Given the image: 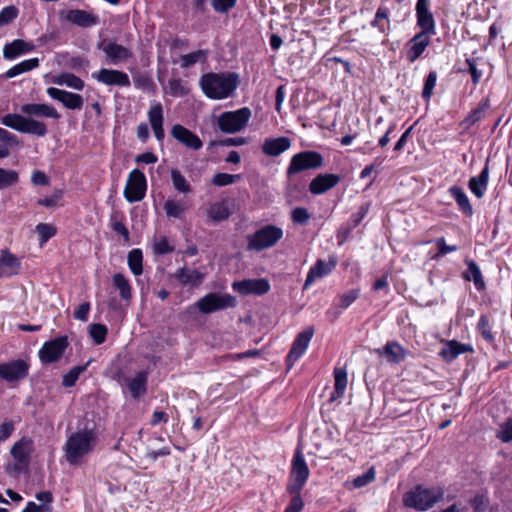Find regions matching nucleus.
Segmentation results:
<instances>
[{"label":"nucleus","mask_w":512,"mask_h":512,"mask_svg":"<svg viewBox=\"0 0 512 512\" xmlns=\"http://www.w3.org/2000/svg\"><path fill=\"white\" fill-rule=\"evenodd\" d=\"M11 455L19 463L25 466L28 465L29 455L22 442H16L11 448Z\"/></svg>","instance_id":"53"},{"label":"nucleus","mask_w":512,"mask_h":512,"mask_svg":"<svg viewBox=\"0 0 512 512\" xmlns=\"http://www.w3.org/2000/svg\"><path fill=\"white\" fill-rule=\"evenodd\" d=\"M477 329L486 342L495 346L494 345L495 338H494V335L492 334L490 322L486 315L480 316L478 324H477Z\"/></svg>","instance_id":"47"},{"label":"nucleus","mask_w":512,"mask_h":512,"mask_svg":"<svg viewBox=\"0 0 512 512\" xmlns=\"http://www.w3.org/2000/svg\"><path fill=\"white\" fill-rule=\"evenodd\" d=\"M47 94L54 100L61 102L67 109L80 110L83 106L81 95L61 90L55 87H49Z\"/></svg>","instance_id":"18"},{"label":"nucleus","mask_w":512,"mask_h":512,"mask_svg":"<svg viewBox=\"0 0 512 512\" xmlns=\"http://www.w3.org/2000/svg\"><path fill=\"white\" fill-rule=\"evenodd\" d=\"M211 5L216 12L226 13L236 5V0H211Z\"/></svg>","instance_id":"61"},{"label":"nucleus","mask_w":512,"mask_h":512,"mask_svg":"<svg viewBox=\"0 0 512 512\" xmlns=\"http://www.w3.org/2000/svg\"><path fill=\"white\" fill-rule=\"evenodd\" d=\"M171 179L174 188L181 193H189L191 191V186L185 179V177L181 174V172L177 169L171 170Z\"/></svg>","instance_id":"48"},{"label":"nucleus","mask_w":512,"mask_h":512,"mask_svg":"<svg viewBox=\"0 0 512 512\" xmlns=\"http://www.w3.org/2000/svg\"><path fill=\"white\" fill-rule=\"evenodd\" d=\"M89 336L92 338L95 345H100L105 342L108 329L105 325L100 323L90 324L88 327Z\"/></svg>","instance_id":"43"},{"label":"nucleus","mask_w":512,"mask_h":512,"mask_svg":"<svg viewBox=\"0 0 512 512\" xmlns=\"http://www.w3.org/2000/svg\"><path fill=\"white\" fill-rule=\"evenodd\" d=\"M442 499V489H426L422 486H417L414 490L404 495L403 503L406 507L414 508L418 511H426Z\"/></svg>","instance_id":"3"},{"label":"nucleus","mask_w":512,"mask_h":512,"mask_svg":"<svg viewBox=\"0 0 512 512\" xmlns=\"http://www.w3.org/2000/svg\"><path fill=\"white\" fill-rule=\"evenodd\" d=\"M168 92L173 97H182L188 94L189 90L181 79H170L167 84Z\"/></svg>","instance_id":"50"},{"label":"nucleus","mask_w":512,"mask_h":512,"mask_svg":"<svg viewBox=\"0 0 512 512\" xmlns=\"http://www.w3.org/2000/svg\"><path fill=\"white\" fill-rule=\"evenodd\" d=\"M39 66V59L38 58H31L28 60H24L16 65H14L12 68L7 70L1 77L5 79H10L13 77H16L22 73L31 71Z\"/></svg>","instance_id":"33"},{"label":"nucleus","mask_w":512,"mask_h":512,"mask_svg":"<svg viewBox=\"0 0 512 512\" xmlns=\"http://www.w3.org/2000/svg\"><path fill=\"white\" fill-rule=\"evenodd\" d=\"M18 145L16 135L0 128V158H6L10 155V148Z\"/></svg>","instance_id":"40"},{"label":"nucleus","mask_w":512,"mask_h":512,"mask_svg":"<svg viewBox=\"0 0 512 512\" xmlns=\"http://www.w3.org/2000/svg\"><path fill=\"white\" fill-rule=\"evenodd\" d=\"M313 334V327H308L296 336L286 358L289 368L305 353Z\"/></svg>","instance_id":"13"},{"label":"nucleus","mask_w":512,"mask_h":512,"mask_svg":"<svg viewBox=\"0 0 512 512\" xmlns=\"http://www.w3.org/2000/svg\"><path fill=\"white\" fill-rule=\"evenodd\" d=\"M63 193L61 190L54 191L50 196L45 197L43 199H39L37 201L38 205L44 206V207H53L57 205V203L62 198Z\"/></svg>","instance_id":"60"},{"label":"nucleus","mask_w":512,"mask_h":512,"mask_svg":"<svg viewBox=\"0 0 512 512\" xmlns=\"http://www.w3.org/2000/svg\"><path fill=\"white\" fill-rule=\"evenodd\" d=\"M283 237V230L275 225H265L247 237L249 250L262 251L274 246Z\"/></svg>","instance_id":"5"},{"label":"nucleus","mask_w":512,"mask_h":512,"mask_svg":"<svg viewBox=\"0 0 512 512\" xmlns=\"http://www.w3.org/2000/svg\"><path fill=\"white\" fill-rule=\"evenodd\" d=\"M196 307L203 314H210L236 305L235 297L229 294L209 293L196 302Z\"/></svg>","instance_id":"9"},{"label":"nucleus","mask_w":512,"mask_h":512,"mask_svg":"<svg viewBox=\"0 0 512 512\" xmlns=\"http://www.w3.org/2000/svg\"><path fill=\"white\" fill-rule=\"evenodd\" d=\"M171 135L179 143L192 150H199L203 145L201 139L196 134L180 124H175L172 127Z\"/></svg>","instance_id":"19"},{"label":"nucleus","mask_w":512,"mask_h":512,"mask_svg":"<svg viewBox=\"0 0 512 512\" xmlns=\"http://www.w3.org/2000/svg\"><path fill=\"white\" fill-rule=\"evenodd\" d=\"M290 494L293 495V497L284 512H301L304 503L300 496V492Z\"/></svg>","instance_id":"63"},{"label":"nucleus","mask_w":512,"mask_h":512,"mask_svg":"<svg viewBox=\"0 0 512 512\" xmlns=\"http://www.w3.org/2000/svg\"><path fill=\"white\" fill-rule=\"evenodd\" d=\"M174 277L179 281L181 285L190 284L193 286H198L202 283L204 274L197 269H188L186 267H182L176 270Z\"/></svg>","instance_id":"32"},{"label":"nucleus","mask_w":512,"mask_h":512,"mask_svg":"<svg viewBox=\"0 0 512 512\" xmlns=\"http://www.w3.org/2000/svg\"><path fill=\"white\" fill-rule=\"evenodd\" d=\"M375 479V468L370 467L363 475L354 478V488H362Z\"/></svg>","instance_id":"57"},{"label":"nucleus","mask_w":512,"mask_h":512,"mask_svg":"<svg viewBox=\"0 0 512 512\" xmlns=\"http://www.w3.org/2000/svg\"><path fill=\"white\" fill-rule=\"evenodd\" d=\"M114 287L119 291L120 297L124 301L132 298V288L129 281L121 273H116L112 277Z\"/></svg>","instance_id":"39"},{"label":"nucleus","mask_w":512,"mask_h":512,"mask_svg":"<svg viewBox=\"0 0 512 512\" xmlns=\"http://www.w3.org/2000/svg\"><path fill=\"white\" fill-rule=\"evenodd\" d=\"M34 49V45L22 39H16L11 43H7L3 49V57L5 59H15L16 57L28 53Z\"/></svg>","instance_id":"31"},{"label":"nucleus","mask_w":512,"mask_h":512,"mask_svg":"<svg viewBox=\"0 0 512 512\" xmlns=\"http://www.w3.org/2000/svg\"><path fill=\"white\" fill-rule=\"evenodd\" d=\"M147 373L138 372L136 376L129 380L128 388L133 398L137 399L146 392Z\"/></svg>","instance_id":"37"},{"label":"nucleus","mask_w":512,"mask_h":512,"mask_svg":"<svg viewBox=\"0 0 512 512\" xmlns=\"http://www.w3.org/2000/svg\"><path fill=\"white\" fill-rule=\"evenodd\" d=\"M323 164L324 158L319 152L313 150L302 151L291 158L287 168V176L291 177L306 170L319 169Z\"/></svg>","instance_id":"6"},{"label":"nucleus","mask_w":512,"mask_h":512,"mask_svg":"<svg viewBox=\"0 0 512 512\" xmlns=\"http://www.w3.org/2000/svg\"><path fill=\"white\" fill-rule=\"evenodd\" d=\"M407 351L397 342H388L382 350L379 351V355L384 358L387 362L392 364H399L407 356Z\"/></svg>","instance_id":"28"},{"label":"nucleus","mask_w":512,"mask_h":512,"mask_svg":"<svg viewBox=\"0 0 512 512\" xmlns=\"http://www.w3.org/2000/svg\"><path fill=\"white\" fill-rule=\"evenodd\" d=\"M433 34L419 32L410 40V46L407 50V59L413 63L416 61L426 50L430 44V37Z\"/></svg>","instance_id":"21"},{"label":"nucleus","mask_w":512,"mask_h":512,"mask_svg":"<svg viewBox=\"0 0 512 512\" xmlns=\"http://www.w3.org/2000/svg\"><path fill=\"white\" fill-rule=\"evenodd\" d=\"M64 19L74 25H77L82 28H88L94 26L98 23L99 18L97 15L89 13L85 10L81 9H71L68 10Z\"/></svg>","instance_id":"22"},{"label":"nucleus","mask_w":512,"mask_h":512,"mask_svg":"<svg viewBox=\"0 0 512 512\" xmlns=\"http://www.w3.org/2000/svg\"><path fill=\"white\" fill-rule=\"evenodd\" d=\"M30 364L23 359L0 363V378L8 383H17L28 376Z\"/></svg>","instance_id":"11"},{"label":"nucleus","mask_w":512,"mask_h":512,"mask_svg":"<svg viewBox=\"0 0 512 512\" xmlns=\"http://www.w3.org/2000/svg\"><path fill=\"white\" fill-rule=\"evenodd\" d=\"M336 264L337 261L334 257H330L328 261L322 259L317 260L315 265L310 268L303 288H308L312 283L315 282V280L331 273Z\"/></svg>","instance_id":"20"},{"label":"nucleus","mask_w":512,"mask_h":512,"mask_svg":"<svg viewBox=\"0 0 512 512\" xmlns=\"http://www.w3.org/2000/svg\"><path fill=\"white\" fill-rule=\"evenodd\" d=\"M52 507L48 504H36L32 501L28 502L22 512H51Z\"/></svg>","instance_id":"64"},{"label":"nucleus","mask_w":512,"mask_h":512,"mask_svg":"<svg viewBox=\"0 0 512 512\" xmlns=\"http://www.w3.org/2000/svg\"><path fill=\"white\" fill-rule=\"evenodd\" d=\"M291 147L288 137L267 138L262 145V151L267 156L277 157Z\"/></svg>","instance_id":"25"},{"label":"nucleus","mask_w":512,"mask_h":512,"mask_svg":"<svg viewBox=\"0 0 512 512\" xmlns=\"http://www.w3.org/2000/svg\"><path fill=\"white\" fill-rule=\"evenodd\" d=\"M489 107L488 102H482L479 104L477 108L472 110L468 116L462 121V125H465L466 128L474 125L478 121H480L483 117L484 111Z\"/></svg>","instance_id":"46"},{"label":"nucleus","mask_w":512,"mask_h":512,"mask_svg":"<svg viewBox=\"0 0 512 512\" xmlns=\"http://www.w3.org/2000/svg\"><path fill=\"white\" fill-rule=\"evenodd\" d=\"M416 17L421 32L433 35L436 33L434 16L429 10V0H417Z\"/></svg>","instance_id":"17"},{"label":"nucleus","mask_w":512,"mask_h":512,"mask_svg":"<svg viewBox=\"0 0 512 512\" xmlns=\"http://www.w3.org/2000/svg\"><path fill=\"white\" fill-rule=\"evenodd\" d=\"M163 209L169 218H181L186 207L181 201L169 199L164 203Z\"/></svg>","instance_id":"42"},{"label":"nucleus","mask_w":512,"mask_h":512,"mask_svg":"<svg viewBox=\"0 0 512 512\" xmlns=\"http://www.w3.org/2000/svg\"><path fill=\"white\" fill-rule=\"evenodd\" d=\"M334 390L331 393L329 402H335L343 397L348 384V372L346 367H335L334 372Z\"/></svg>","instance_id":"27"},{"label":"nucleus","mask_w":512,"mask_h":512,"mask_svg":"<svg viewBox=\"0 0 512 512\" xmlns=\"http://www.w3.org/2000/svg\"><path fill=\"white\" fill-rule=\"evenodd\" d=\"M232 287L242 295H263L270 290V283L264 278L245 279L242 281H235L232 284Z\"/></svg>","instance_id":"14"},{"label":"nucleus","mask_w":512,"mask_h":512,"mask_svg":"<svg viewBox=\"0 0 512 512\" xmlns=\"http://www.w3.org/2000/svg\"><path fill=\"white\" fill-rule=\"evenodd\" d=\"M340 181L335 174H319L309 184V191L314 195H320L333 188Z\"/></svg>","instance_id":"23"},{"label":"nucleus","mask_w":512,"mask_h":512,"mask_svg":"<svg viewBox=\"0 0 512 512\" xmlns=\"http://www.w3.org/2000/svg\"><path fill=\"white\" fill-rule=\"evenodd\" d=\"M241 179L239 174L217 173L213 176L212 183L215 186H227L233 184Z\"/></svg>","instance_id":"54"},{"label":"nucleus","mask_w":512,"mask_h":512,"mask_svg":"<svg viewBox=\"0 0 512 512\" xmlns=\"http://www.w3.org/2000/svg\"><path fill=\"white\" fill-rule=\"evenodd\" d=\"M20 262L8 250H3L0 256V277H10L19 273Z\"/></svg>","instance_id":"29"},{"label":"nucleus","mask_w":512,"mask_h":512,"mask_svg":"<svg viewBox=\"0 0 512 512\" xmlns=\"http://www.w3.org/2000/svg\"><path fill=\"white\" fill-rule=\"evenodd\" d=\"M437 80V73L435 71H431L424 83L423 91H422V97L426 100L430 99L433 89L436 85Z\"/></svg>","instance_id":"58"},{"label":"nucleus","mask_w":512,"mask_h":512,"mask_svg":"<svg viewBox=\"0 0 512 512\" xmlns=\"http://www.w3.org/2000/svg\"><path fill=\"white\" fill-rule=\"evenodd\" d=\"M56 85H66L75 90L81 91L84 88V81L72 73H62L52 78Z\"/></svg>","instance_id":"36"},{"label":"nucleus","mask_w":512,"mask_h":512,"mask_svg":"<svg viewBox=\"0 0 512 512\" xmlns=\"http://www.w3.org/2000/svg\"><path fill=\"white\" fill-rule=\"evenodd\" d=\"M208 52L205 50H197L181 56V67L188 68L198 62L206 61Z\"/></svg>","instance_id":"44"},{"label":"nucleus","mask_w":512,"mask_h":512,"mask_svg":"<svg viewBox=\"0 0 512 512\" xmlns=\"http://www.w3.org/2000/svg\"><path fill=\"white\" fill-rule=\"evenodd\" d=\"M147 182L143 172L134 169L130 172L128 180L124 189V197L130 202L141 201L146 193Z\"/></svg>","instance_id":"10"},{"label":"nucleus","mask_w":512,"mask_h":512,"mask_svg":"<svg viewBox=\"0 0 512 512\" xmlns=\"http://www.w3.org/2000/svg\"><path fill=\"white\" fill-rule=\"evenodd\" d=\"M153 248L155 254L158 255H165L173 251V247L168 243V240L165 237L155 241Z\"/></svg>","instance_id":"62"},{"label":"nucleus","mask_w":512,"mask_h":512,"mask_svg":"<svg viewBox=\"0 0 512 512\" xmlns=\"http://www.w3.org/2000/svg\"><path fill=\"white\" fill-rule=\"evenodd\" d=\"M90 363L91 360H89L85 365L75 366L72 369H70L69 372L63 376L62 385L67 388L74 386L80 374L86 370L87 366Z\"/></svg>","instance_id":"45"},{"label":"nucleus","mask_w":512,"mask_h":512,"mask_svg":"<svg viewBox=\"0 0 512 512\" xmlns=\"http://www.w3.org/2000/svg\"><path fill=\"white\" fill-rule=\"evenodd\" d=\"M496 437L503 443L512 441V417L506 419L502 424L499 425Z\"/></svg>","instance_id":"55"},{"label":"nucleus","mask_w":512,"mask_h":512,"mask_svg":"<svg viewBox=\"0 0 512 512\" xmlns=\"http://www.w3.org/2000/svg\"><path fill=\"white\" fill-rule=\"evenodd\" d=\"M449 192L451 196L454 198V200L457 202L459 208L467 216H471L473 214V209L464 190L459 186H452L450 187Z\"/></svg>","instance_id":"38"},{"label":"nucleus","mask_w":512,"mask_h":512,"mask_svg":"<svg viewBox=\"0 0 512 512\" xmlns=\"http://www.w3.org/2000/svg\"><path fill=\"white\" fill-rule=\"evenodd\" d=\"M98 49L102 50L112 64L125 62L132 57V51L127 47L117 44L113 41L103 40L98 44Z\"/></svg>","instance_id":"15"},{"label":"nucleus","mask_w":512,"mask_h":512,"mask_svg":"<svg viewBox=\"0 0 512 512\" xmlns=\"http://www.w3.org/2000/svg\"><path fill=\"white\" fill-rule=\"evenodd\" d=\"M19 15V9L15 5H9L4 7L0 11V27L9 25Z\"/></svg>","instance_id":"51"},{"label":"nucleus","mask_w":512,"mask_h":512,"mask_svg":"<svg viewBox=\"0 0 512 512\" xmlns=\"http://www.w3.org/2000/svg\"><path fill=\"white\" fill-rule=\"evenodd\" d=\"M97 440L93 429H83L72 433L64 446L65 458L70 465H79L82 458L90 453Z\"/></svg>","instance_id":"2"},{"label":"nucleus","mask_w":512,"mask_h":512,"mask_svg":"<svg viewBox=\"0 0 512 512\" xmlns=\"http://www.w3.org/2000/svg\"><path fill=\"white\" fill-rule=\"evenodd\" d=\"M67 336H60L46 342L39 351L40 360L43 363H52L59 360L68 346Z\"/></svg>","instance_id":"12"},{"label":"nucleus","mask_w":512,"mask_h":512,"mask_svg":"<svg viewBox=\"0 0 512 512\" xmlns=\"http://www.w3.org/2000/svg\"><path fill=\"white\" fill-rule=\"evenodd\" d=\"M92 76L98 82L109 86L129 87L131 84L129 76L119 70L102 68Z\"/></svg>","instance_id":"16"},{"label":"nucleus","mask_w":512,"mask_h":512,"mask_svg":"<svg viewBox=\"0 0 512 512\" xmlns=\"http://www.w3.org/2000/svg\"><path fill=\"white\" fill-rule=\"evenodd\" d=\"M473 352V348L470 344H463L456 340L447 341L444 347L441 349L439 355L447 362H452L460 354Z\"/></svg>","instance_id":"26"},{"label":"nucleus","mask_w":512,"mask_h":512,"mask_svg":"<svg viewBox=\"0 0 512 512\" xmlns=\"http://www.w3.org/2000/svg\"><path fill=\"white\" fill-rule=\"evenodd\" d=\"M250 117L251 110L247 107L223 112L217 120L218 128L227 134L239 132L246 127Z\"/></svg>","instance_id":"7"},{"label":"nucleus","mask_w":512,"mask_h":512,"mask_svg":"<svg viewBox=\"0 0 512 512\" xmlns=\"http://www.w3.org/2000/svg\"><path fill=\"white\" fill-rule=\"evenodd\" d=\"M309 474V468L304 460L301 450L297 449L292 460L291 476L290 482L287 486V491L289 493L300 492L305 485Z\"/></svg>","instance_id":"8"},{"label":"nucleus","mask_w":512,"mask_h":512,"mask_svg":"<svg viewBox=\"0 0 512 512\" xmlns=\"http://www.w3.org/2000/svg\"><path fill=\"white\" fill-rule=\"evenodd\" d=\"M149 122L151 127L163 125V107L161 103L152 105L148 112Z\"/></svg>","instance_id":"52"},{"label":"nucleus","mask_w":512,"mask_h":512,"mask_svg":"<svg viewBox=\"0 0 512 512\" xmlns=\"http://www.w3.org/2000/svg\"><path fill=\"white\" fill-rule=\"evenodd\" d=\"M199 84L203 93L210 99L220 100L231 96L239 85V75L235 72H209L201 76Z\"/></svg>","instance_id":"1"},{"label":"nucleus","mask_w":512,"mask_h":512,"mask_svg":"<svg viewBox=\"0 0 512 512\" xmlns=\"http://www.w3.org/2000/svg\"><path fill=\"white\" fill-rule=\"evenodd\" d=\"M291 218L295 224L305 225L310 219V214L306 208L296 207L292 210Z\"/></svg>","instance_id":"59"},{"label":"nucleus","mask_w":512,"mask_h":512,"mask_svg":"<svg viewBox=\"0 0 512 512\" xmlns=\"http://www.w3.org/2000/svg\"><path fill=\"white\" fill-rule=\"evenodd\" d=\"M35 230L39 235V242L41 244L47 242L51 237H53L56 234V228L46 223H39L36 226Z\"/></svg>","instance_id":"56"},{"label":"nucleus","mask_w":512,"mask_h":512,"mask_svg":"<svg viewBox=\"0 0 512 512\" xmlns=\"http://www.w3.org/2000/svg\"><path fill=\"white\" fill-rule=\"evenodd\" d=\"M19 181V175L15 170L0 168V190L13 186Z\"/></svg>","instance_id":"49"},{"label":"nucleus","mask_w":512,"mask_h":512,"mask_svg":"<svg viewBox=\"0 0 512 512\" xmlns=\"http://www.w3.org/2000/svg\"><path fill=\"white\" fill-rule=\"evenodd\" d=\"M1 123L21 133L32 134L39 137H43L47 134L45 123L19 114H6L1 118Z\"/></svg>","instance_id":"4"},{"label":"nucleus","mask_w":512,"mask_h":512,"mask_svg":"<svg viewBox=\"0 0 512 512\" xmlns=\"http://www.w3.org/2000/svg\"><path fill=\"white\" fill-rule=\"evenodd\" d=\"M230 213L231 212L225 200L211 204L207 210V215L213 222L226 220L230 216Z\"/></svg>","instance_id":"34"},{"label":"nucleus","mask_w":512,"mask_h":512,"mask_svg":"<svg viewBox=\"0 0 512 512\" xmlns=\"http://www.w3.org/2000/svg\"><path fill=\"white\" fill-rule=\"evenodd\" d=\"M488 179L489 159H487L486 164L482 169L481 173L476 177H472L468 183L469 189L477 198H482L484 196V193L487 189Z\"/></svg>","instance_id":"30"},{"label":"nucleus","mask_w":512,"mask_h":512,"mask_svg":"<svg viewBox=\"0 0 512 512\" xmlns=\"http://www.w3.org/2000/svg\"><path fill=\"white\" fill-rule=\"evenodd\" d=\"M21 112L28 116L59 119L60 114L48 104L29 103L21 106Z\"/></svg>","instance_id":"24"},{"label":"nucleus","mask_w":512,"mask_h":512,"mask_svg":"<svg viewBox=\"0 0 512 512\" xmlns=\"http://www.w3.org/2000/svg\"><path fill=\"white\" fill-rule=\"evenodd\" d=\"M465 263L467 265V271L464 273V278L468 281H473L478 290L484 289L485 283L477 263L473 260H466Z\"/></svg>","instance_id":"35"},{"label":"nucleus","mask_w":512,"mask_h":512,"mask_svg":"<svg viewBox=\"0 0 512 512\" xmlns=\"http://www.w3.org/2000/svg\"><path fill=\"white\" fill-rule=\"evenodd\" d=\"M128 266L131 270V272L135 275V276H139L142 274L143 272V266H142V261H143V255H142V251L140 249H133L131 250L129 253H128Z\"/></svg>","instance_id":"41"}]
</instances>
